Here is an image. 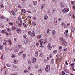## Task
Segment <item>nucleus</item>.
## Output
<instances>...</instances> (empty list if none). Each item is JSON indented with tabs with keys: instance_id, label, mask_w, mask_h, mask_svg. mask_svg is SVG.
<instances>
[{
	"instance_id": "f257e3e1",
	"label": "nucleus",
	"mask_w": 75,
	"mask_h": 75,
	"mask_svg": "<svg viewBox=\"0 0 75 75\" xmlns=\"http://www.w3.org/2000/svg\"><path fill=\"white\" fill-rule=\"evenodd\" d=\"M20 46H21V45H18V47H15V49H14V52H17V51H18V50L20 47Z\"/></svg>"
},
{
	"instance_id": "f03ea898",
	"label": "nucleus",
	"mask_w": 75,
	"mask_h": 75,
	"mask_svg": "<svg viewBox=\"0 0 75 75\" xmlns=\"http://www.w3.org/2000/svg\"><path fill=\"white\" fill-rule=\"evenodd\" d=\"M69 10V9L68 8H65L62 10L63 13H67Z\"/></svg>"
},
{
	"instance_id": "7ed1b4c3",
	"label": "nucleus",
	"mask_w": 75,
	"mask_h": 75,
	"mask_svg": "<svg viewBox=\"0 0 75 75\" xmlns=\"http://www.w3.org/2000/svg\"><path fill=\"white\" fill-rule=\"evenodd\" d=\"M50 70V65H47L46 67L45 71L46 72H48Z\"/></svg>"
},
{
	"instance_id": "20e7f679",
	"label": "nucleus",
	"mask_w": 75,
	"mask_h": 75,
	"mask_svg": "<svg viewBox=\"0 0 75 75\" xmlns=\"http://www.w3.org/2000/svg\"><path fill=\"white\" fill-rule=\"evenodd\" d=\"M37 61V59L36 58H33L31 60L33 64H34Z\"/></svg>"
},
{
	"instance_id": "39448f33",
	"label": "nucleus",
	"mask_w": 75,
	"mask_h": 75,
	"mask_svg": "<svg viewBox=\"0 0 75 75\" xmlns=\"http://www.w3.org/2000/svg\"><path fill=\"white\" fill-rule=\"evenodd\" d=\"M16 31L17 33L20 34L21 33V30H20V28H17L16 29Z\"/></svg>"
},
{
	"instance_id": "423d86ee",
	"label": "nucleus",
	"mask_w": 75,
	"mask_h": 75,
	"mask_svg": "<svg viewBox=\"0 0 75 75\" xmlns=\"http://www.w3.org/2000/svg\"><path fill=\"white\" fill-rule=\"evenodd\" d=\"M48 47L49 50H51V48H52V47H51V44L49 43L48 44Z\"/></svg>"
},
{
	"instance_id": "0eeeda50",
	"label": "nucleus",
	"mask_w": 75,
	"mask_h": 75,
	"mask_svg": "<svg viewBox=\"0 0 75 75\" xmlns=\"http://www.w3.org/2000/svg\"><path fill=\"white\" fill-rule=\"evenodd\" d=\"M44 20H46L48 18V15H45L44 16Z\"/></svg>"
},
{
	"instance_id": "6e6552de",
	"label": "nucleus",
	"mask_w": 75,
	"mask_h": 75,
	"mask_svg": "<svg viewBox=\"0 0 75 75\" xmlns=\"http://www.w3.org/2000/svg\"><path fill=\"white\" fill-rule=\"evenodd\" d=\"M61 44L62 45H63L66 46V44H67V42L65 40H64L63 41L62 43H61Z\"/></svg>"
},
{
	"instance_id": "1a4fd4ad",
	"label": "nucleus",
	"mask_w": 75,
	"mask_h": 75,
	"mask_svg": "<svg viewBox=\"0 0 75 75\" xmlns=\"http://www.w3.org/2000/svg\"><path fill=\"white\" fill-rule=\"evenodd\" d=\"M60 40L61 41V42L62 44L63 42V41H64V38L62 37H61L60 38Z\"/></svg>"
},
{
	"instance_id": "9d476101",
	"label": "nucleus",
	"mask_w": 75,
	"mask_h": 75,
	"mask_svg": "<svg viewBox=\"0 0 75 75\" xmlns=\"http://www.w3.org/2000/svg\"><path fill=\"white\" fill-rule=\"evenodd\" d=\"M61 4V7H64V6H65V4L63 2H61L60 3Z\"/></svg>"
},
{
	"instance_id": "9b49d317",
	"label": "nucleus",
	"mask_w": 75,
	"mask_h": 75,
	"mask_svg": "<svg viewBox=\"0 0 75 75\" xmlns=\"http://www.w3.org/2000/svg\"><path fill=\"white\" fill-rule=\"evenodd\" d=\"M33 4L34 5V6H36V5H37V2L36 1H34L33 2Z\"/></svg>"
},
{
	"instance_id": "f8f14e48",
	"label": "nucleus",
	"mask_w": 75,
	"mask_h": 75,
	"mask_svg": "<svg viewBox=\"0 0 75 75\" xmlns=\"http://www.w3.org/2000/svg\"><path fill=\"white\" fill-rule=\"evenodd\" d=\"M30 35L32 37H35V34L33 32H32Z\"/></svg>"
},
{
	"instance_id": "ddd939ff",
	"label": "nucleus",
	"mask_w": 75,
	"mask_h": 75,
	"mask_svg": "<svg viewBox=\"0 0 75 75\" xmlns=\"http://www.w3.org/2000/svg\"><path fill=\"white\" fill-rule=\"evenodd\" d=\"M13 63L15 64H17V63H18V61L16 59H15L13 62Z\"/></svg>"
},
{
	"instance_id": "4468645a",
	"label": "nucleus",
	"mask_w": 75,
	"mask_h": 75,
	"mask_svg": "<svg viewBox=\"0 0 75 75\" xmlns=\"http://www.w3.org/2000/svg\"><path fill=\"white\" fill-rule=\"evenodd\" d=\"M11 30H12L13 31H14L16 29V27H14L13 26H12L11 28Z\"/></svg>"
},
{
	"instance_id": "2eb2a0df",
	"label": "nucleus",
	"mask_w": 75,
	"mask_h": 75,
	"mask_svg": "<svg viewBox=\"0 0 75 75\" xmlns=\"http://www.w3.org/2000/svg\"><path fill=\"white\" fill-rule=\"evenodd\" d=\"M32 24L33 26H35V25H36V23H35V22H33Z\"/></svg>"
},
{
	"instance_id": "dca6fc26",
	"label": "nucleus",
	"mask_w": 75,
	"mask_h": 75,
	"mask_svg": "<svg viewBox=\"0 0 75 75\" xmlns=\"http://www.w3.org/2000/svg\"><path fill=\"white\" fill-rule=\"evenodd\" d=\"M21 11H22V12H23V13H26V12L25 11V10L24 9H22L21 10Z\"/></svg>"
},
{
	"instance_id": "f3484780",
	"label": "nucleus",
	"mask_w": 75,
	"mask_h": 75,
	"mask_svg": "<svg viewBox=\"0 0 75 75\" xmlns=\"http://www.w3.org/2000/svg\"><path fill=\"white\" fill-rule=\"evenodd\" d=\"M55 33H56V32H55V30H52V33L54 35L55 34Z\"/></svg>"
},
{
	"instance_id": "a211bd4d",
	"label": "nucleus",
	"mask_w": 75,
	"mask_h": 75,
	"mask_svg": "<svg viewBox=\"0 0 75 75\" xmlns=\"http://www.w3.org/2000/svg\"><path fill=\"white\" fill-rule=\"evenodd\" d=\"M64 71L65 72H67V73H68V72H69V70L67 69H66L64 70Z\"/></svg>"
},
{
	"instance_id": "6ab92c4d",
	"label": "nucleus",
	"mask_w": 75,
	"mask_h": 75,
	"mask_svg": "<svg viewBox=\"0 0 75 75\" xmlns=\"http://www.w3.org/2000/svg\"><path fill=\"white\" fill-rule=\"evenodd\" d=\"M44 7H45V4H43L41 6L42 9H43Z\"/></svg>"
},
{
	"instance_id": "aec40b11",
	"label": "nucleus",
	"mask_w": 75,
	"mask_h": 75,
	"mask_svg": "<svg viewBox=\"0 0 75 75\" xmlns=\"http://www.w3.org/2000/svg\"><path fill=\"white\" fill-rule=\"evenodd\" d=\"M22 24H23V23H18V25L20 27H22Z\"/></svg>"
},
{
	"instance_id": "412c9836",
	"label": "nucleus",
	"mask_w": 75,
	"mask_h": 75,
	"mask_svg": "<svg viewBox=\"0 0 75 75\" xmlns=\"http://www.w3.org/2000/svg\"><path fill=\"white\" fill-rule=\"evenodd\" d=\"M62 75H68V74H65L64 71H63Z\"/></svg>"
},
{
	"instance_id": "4be33fe9",
	"label": "nucleus",
	"mask_w": 75,
	"mask_h": 75,
	"mask_svg": "<svg viewBox=\"0 0 75 75\" xmlns=\"http://www.w3.org/2000/svg\"><path fill=\"white\" fill-rule=\"evenodd\" d=\"M4 28V26L2 25V24H0V28Z\"/></svg>"
},
{
	"instance_id": "5701e85b",
	"label": "nucleus",
	"mask_w": 75,
	"mask_h": 75,
	"mask_svg": "<svg viewBox=\"0 0 75 75\" xmlns=\"http://www.w3.org/2000/svg\"><path fill=\"white\" fill-rule=\"evenodd\" d=\"M41 35H38L37 37V38H41Z\"/></svg>"
},
{
	"instance_id": "b1692460",
	"label": "nucleus",
	"mask_w": 75,
	"mask_h": 75,
	"mask_svg": "<svg viewBox=\"0 0 75 75\" xmlns=\"http://www.w3.org/2000/svg\"><path fill=\"white\" fill-rule=\"evenodd\" d=\"M11 12L12 13V14L14 16H15L16 15V13H15V12L14 11H11Z\"/></svg>"
},
{
	"instance_id": "393cba45",
	"label": "nucleus",
	"mask_w": 75,
	"mask_h": 75,
	"mask_svg": "<svg viewBox=\"0 0 75 75\" xmlns=\"http://www.w3.org/2000/svg\"><path fill=\"white\" fill-rule=\"evenodd\" d=\"M47 42V39H45L44 40L43 44H45Z\"/></svg>"
},
{
	"instance_id": "a878e982",
	"label": "nucleus",
	"mask_w": 75,
	"mask_h": 75,
	"mask_svg": "<svg viewBox=\"0 0 75 75\" xmlns=\"http://www.w3.org/2000/svg\"><path fill=\"white\" fill-rule=\"evenodd\" d=\"M42 71L41 69H39L38 70V72L39 73H41V72H42Z\"/></svg>"
},
{
	"instance_id": "bb28decb",
	"label": "nucleus",
	"mask_w": 75,
	"mask_h": 75,
	"mask_svg": "<svg viewBox=\"0 0 75 75\" xmlns=\"http://www.w3.org/2000/svg\"><path fill=\"white\" fill-rule=\"evenodd\" d=\"M57 51L55 50L53 51V54H56V53H57Z\"/></svg>"
},
{
	"instance_id": "cd10ccee",
	"label": "nucleus",
	"mask_w": 75,
	"mask_h": 75,
	"mask_svg": "<svg viewBox=\"0 0 75 75\" xmlns=\"http://www.w3.org/2000/svg\"><path fill=\"white\" fill-rule=\"evenodd\" d=\"M0 48L1 50H3V45H0Z\"/></svg>"
},
{
	"instance_id": "c85d7f7f",
	"label": "nucleus",
	"mask_w": 75,
	"mask_h": 75,
	"mask_svg": "<svg viewBox=\"0 0 75 75\" xmlns=\"http://www.w3.org/2000/svg\"><path fill=\"white\" fill-rule=\"evenodd\" d=\"M38 52H35V55L36 56H38Z\"/></svg>"
},
{
	"instance_id": "c756f323",
	"label": "nucleus",
	"mask_w": 75,
	"mask_h": 75,
	"mask_svg": "<svg viewBox=\"0 0 75 75\" xmlns=\"http://www.w3.org/2000/svg\"><path fill=\"white\" fill-rule=\"evenodd\" d=\"M7 44V42H3V45H6Z\"/></svg>"
},
{
	"instance_id": "7c9ffc66",
	"label": "nucleus",
	"mask_w": 75,
	"mask_h": 75,
	"mask_svg": "<svg viewBox=\"0 0 75 75\" xmlns=\"http://www.w3.org/2000/svg\"><path fill=\"white\" fill-rule=\"evenodd\" d=\"M31 31H29L28 32V34H29V35H31Z\"/></svg>"
},
{
	"instance_id": "2f4dec72",
	"label": "nucleus",
	"mask_w": 75,
	"mask_h": 75,
	"mask_svg": "<svg viewBox=\"0 0 75 75\" xmlns=\"http://www.w3.org/2000/svg\"><path fill=\"white\" fill-rule=\"evenodd\" d=\"M17 68V66L13 65L12 68Z\"/></svg>"
},
{
	"instance_id": "473e14b6",
	"label": "nucleus",
	"mask_w": 75,
	"mask_h": 75,
	"mask_svg": "<svg viewBox=\"0 0 75 75\" xmlns=\"http://www.w3.org/2000/svg\"><path fill=\"white\" fill-rule=\"evenodd\" d=\"M28 70H29V71H30V69H31V68L30 67V66H28Z\"/></svg>"
},
{
	"instance_id": "72a5a7b5",
	"label": "nucleus",
	"mask_w": 75,
	"mask_h": 75,
	"mask_svg": "<svg viewBox=\"0 0 75 75\" xmlns=\"http://www.w3.org/2000/svg\"><path fill=\"white\" fill-rule=\"evenodd\" d=\"M23 25H24V27H25V28H26V27H27V25H26V24H24V23H23Z\"/></svg>"
},
{
	"instance_id": "f704fd0d",
	"label": "nucleus",
	"mask_w": 75,
	"mask_h": 75,
	"mask_svg": "<svg viewBox=\"0 0 75 75\" xmlns=\"http://www.w3.org/2000/svg\"><path fill=\"white\" fill-rule=\"evenodd\" d=\"M6 65L7 67H10L11 66V65L9 64H7Z\"/></svg>"
},
{
	"instance_id": "c9c22d12",
	"label": "nucleus",
	"mask_w": 75,
	"mask_h": 75,
	"mask_svg": "<svg viewBox=\"0 0 75 75\" xmlns=\"http://www.w3.org/2000/svg\"><path fill=\"white\" fill-rule=\"evenodd\" d=\"M5 34H6V36H8V33L7 32H5Z\"/></svg>"
},
{
	"instance_id": "e433bc0d",
	"label": "nucleus",
	"mask_w": 75,
	"mask_h": 75,
	"mask_svg": "<svg viewBox=\"0 0 75 75\" xmlns=\"http://www.w3.org/2000/svg\"><path fill=\"white\" fill-rule=\"evenodd\" d=\"M23 37H24V38H25V40H27V39H26V35H24Z\"/></svg>"
},
{
	"instance_id": "4c0bfd02",
	"label": "nucleus",
	"mask_w": 75,
	"mask_h": 75,
	"mask_svg": "<svg viewBox=\"0 0 75 75\" xmlns=\"http://www.w3.org/2000/svg\"><path fill=\"white\" fill-rule=\"evenodd\" d=\"M0 18H1L2 19H3V18H4V17H3L2 16L0 15Z\"/></svg>"
},
{
	"instance_id": "58836bf2",
	"label": "nucleus",
	"mask_w": 75,
	"mask_h": 75,
	"mask_svg": "<svg viewBox=\"0 0 75 75\" xmlns=\"http://www.w3.org/2000/svg\"><path fill=\"white\" fill-rule=\"evenodd\" d=\"M40 43L41 44V45H42V43H43V41H41V40L40 41Z\"/></svg>"
},
{
	"instance_id": "ea45409f",
	"label": "nucleus",
	"mask_w": 75,
	"mask_h": 75,
	"mask_svg": "<svg viewBox=\"0 0 75 75\" xmlns=\"http://www.w3.org/2000/svg\"><path fill=\"white\" fill-rule=\"evenodd\" d=\"M12 58H14V57H15V54H13L12 55Z\"/></svg>"
},
{
	"instance_id": "a19ab883",
	"label": "nucleus",
	"mask_w": 75,
	"mask_h": 75,
	"mask_svg": "<svg viewBox=\"0 0 75 75\" xmlns=\"http://www.w3.org/2000/svg\"><path fill=\"white\" fill-rule=\"evenodd\" d=\"M28 62L29 64H31V61H30V60H28Z\"/></svg>"
},
{
	"instance_id": "79ce46f5",
	"label": "nucleus",
	"mask_w": 75,
	"mask_h": 75,
	"mask_svg": "<svg viewBox=\"0 0 75 75\" xmlns=\"http://www.w3.org/2000/svg\"><path fill=\"white\" fill-rule=\"evenodd\" d=\"M5 20L6 21H8V22L10 21V20L8 19H6Z\"/></svg>"
},
{
	"instance_id": "37998d69",
	"label": "nucleus",
	"mask_w": 75,
	"mask_h": 75,
	"mask_svg": "<svg viewBox=\"0 0 75 75\" xmlns=\"http://www.w3.org/2000/svg\"><path fill=\"white\" fill-rule=\"evenodd\" d=\"M24 72L25 73H27V72H28V71H27V70H25L24 71Z\"/></svg>"
},
{
	"instance_id": "c03bdc74",
	"label": "nucleus",
	"mask_w": 75,
	"mask_h": 75,
	"mask_svg": "<svg viewBox=\"0 0 75 75\" xmlns=\"http://www.w3.org/2000/svg\"><path fill=\"white\" fill-rule=\"evenodd\" d=\"M51 62L52 64H53L54 62V59H52L51 60Z\"/></svg>"
},
{
	"instance_id": "a18cd8bd",
	"label": "nucleus",
	"mask_w": 75,
	"mask_h": 75,
	"mask_svg": "<svg viewBox=\"0 0 75 75\" xmlns=\"http://www.w3.org/2000/svg\"><path fill=\"white\" fill-rule=\"evenodd\" d=\"M55 11H56V9H54L53 10V13H55Z\"/></svg>"
},
{
	"instance_id": "49530a36",
	"label": "nucleus",
	"mask_w": 75,
	"mask_h": 75,
	"mask_svg": "<svg viewBox=\"0 0 75 75\" xmlns=\"http://www.w3.org/2000/svg\"><path fill=\"white\" fill-rule=\"evenodd\" d=\"M64 22L62 23V27H63V25H64Z\"/></svg>"
},
{
	"instance_id": "de8ad7c7",
	"label": "nucleus",
	"mask_w": 75,
	"mask_h": 75,
	"mask_svg": "<svg viewBox=\"0 0 75 75\" xmlns=\"http://www.w3.org/2000/svg\"><path fill=\"white\" fill-rule=\"evenodd\" d=\"M36 45L37 47H39V45L38 44V42H37L36 43Z\"/></svg>"
},
{
	"instance_id": "09e8293b",
	"label": "nucleus",
	"mask_w": 75,
	"mask_h": 75,
	"mask_svg": "<svg viewBox=\"0 0 75 75\" xmlns=\"http://www.w3.org/2000/svg\"><path fill=\"white\" fill-rule=\"evenodd\" d=\"M50 31V30H49V29H48L47 30V34H48V33H49V32Z\"/></svg>"
},
{
	"instance_id": "8fccbe9b",
	"label": "nucleus",
	"mask_w": 75,
	"mask_h": 75,
	"mask_svg": "<svg viewBox=\"0 0 75 75\" xmlns=\"http://www.w3.org/2000/svg\"><path fill=\"white\" fill-rule=\"evenodd\" d=\"M9 24L10 25H13V24L11 22H9Z\"/></svg>"
},
{
	"instance_id": "3c124183",
	"label": "nucleus",
	"mask_w": 75,
	"mask_h": 75,
	"mask_svg": "<svg viewBox=\"0 0 75 75\" xmlns=\"http://www.w3.org/2000/svg\"><path fill=\"white\" fill-rule=\"evenodd\" d=\"M0 7H2L3 8H4V6H3V5H0Z\"/></svg>"
},
{
	"instance_id": "603ef678",
	"label": "nucleus",
	"mask_w": 75,
	"mask_h": 75,
	"mask_svg": "<svg viewBox=\"0 0 75 75\" xmlns=\"http://www.w3.org/2000/svg\"><path fill=\"white\" fill-rule=\"evenodd\" d=\"M65 64L66 65H68V62H67V61L65 62Z\"/></svg>"
},
{
	"instance_id": "864d4df0",
	"label": "nucleus",
	"mask_w": 75,
	"mask_h": 75,
	"mask_svg": "<svg viewBox=\"0 0 75 75\" xmlns=\"http://www.w3.org/2000/svg\"><path fill=\"white\" fill-rule=\"evenodd\" d=\"M39 56L40 57H42V54H40Z\"/></svg>"
},
{
	"instance_id": "5fc2aeb1",
	"label": "nucleus",
	"mask_w": 75,
	"mask_h": 75,
	"mask_svg": "<svg viewBox=\"0 0 75 75\" xmlns=\"http://www.w3.org/2000/svg\"><path fill=\"white\" fill-rule=\"evenodd\" d=\"M67 26H68V27H69V26H70V23H68L67 24Z\"/></svg>"
},
{
	"instance_id": "6e6d98bb",
	"label": "nucleus",
	"mask_w": 75,
	"mask_h": 75,
	"mask_svg": "<svg viewBox=\"0 0 75 75\" xmlns=\"http://www.w3.org/2000/svg\"><path fill=\"white\" fill-rule=\"evenodd\" d=\"M11 75H17V74H13V73H11Z\"/></svg>"
},
{
	"instance_id": "4d7b16f0",
	"label": "nucleus",
	"mask_w": 75,
	"mask_h": 75,
	"mask_svg": "<svg viewBox=\"0 0 75 75\" xmlns=\"http://www.w3.org/2000/svg\"><path fill=\"white\" fill-rule=\"evenodd\" d=\"M10 30V29L8 28H7V31H9V30Z\"/></svg>"
},
{
	"instance_id": "13d9d810",
	"label": "nucleus",
	"mask_w": 75,
	"mask_h": 75,
	"mask_svg": "<svg viewBox=\"0 0 75 75\" xmlns=\"http://www.w3.org/2000/svg\"><path fill=\"white\" fill-rule=\"evenodd\" d=\"M74 63H72L71 64V67H72L73 66H74Z\"/></svg>"
},
{
	"instance_id": "bf43d9fd",
	"label": "nucleus",
	"mask_w": 75,
	"mask_h": 75,
	"mask_svg": "<svg viewBox=\"0 0 75 75\" xmlns=\"http://www.w3.org/2000/svg\"><path fill=\"white\" fill-rule=\"evenodd\" d=\"M64 51H67V49H64Z\"/></svg>"
},
{
	"instance_id": "052dcab7",
	"label": "nucleus",
	"mask_w": 75,
	"mask_h": 75,
	"mask_svg": "<svg viewBox=\"0 0 75 75\" xmlns=\"http://www.w3.org/2000/svg\"><path fill=\"white\" fill-rule=\"evenodd\" d=\"M72 68L73 70V71H75V69H74V67H72Z\"/></svg>"
},
{
	"instance_id": "680f3d73",
	"label": "nucleus",
	"mask_w": 75,
	"mask_h": 75,
	"mask_svg": "<svg viewBox=\"0 0 75 75\" xmlns=\"http://www.w3.org/2000/svg\"><path fill=\"white\" fill-rule=\"evenodd\" d=\"M18 7L19 8H21V6L20 5H18Z\"/></svg>"
},
{
	"instance_id": "e2e57ef3",
	"label": "nucleus",
	"mask_w": 75,
	"mask_h": 75,
	"mask_svg": "<svg viewBox=\"0 0 75 75\" xmlns=\"http://www.w3.org/2000/svg\"><path fill=\"white\" fill-rule=\"evenodd\" d=\"M8 42L11 45V42L10 40H9Z\"/></svg>"
},
{
	"instance_id": "0e129e2a",
	"label": "nucleus",
	"mask_w": 75,
	"mask_h": 75,
	"mask_svg": "<svg viewBox=\"0 0 75 75\" xmlns=\"http://www.w3.org/2000/svg\"><path fill=\"white\" fill-rule=\"evenodd\" d=\"M65 36L66 37H68L69 36V35H68V34L65 35Z\"/></svg>"
},
{
	"instance_id": "69168bd1",
	"label": "nucleus",
	"mask_w": 75,
	"mask_h": 75,
	"mask_svg": "<svg viewBox=\"0 0 75 75\" xmlns=\"http://www.w3.org/2000/svg\"><path fill=\"white\" fill-rule=\"evenodd\" d=\"M58 20H59V21H60L61 20V18H59L58 19Z\"/></svg>"
},
{
	"instance_id": "338daca9",
	"label": "nucleus",
	"mask_w": 75,
	"mask_h": 75,
	"mask_svg": "<svg viewBox=\"0 0 75 75\" xmlns=\"http://www.w3.org/2000/svg\"><path fill=\"white\" fill-rule=\"evenodd\" d=\"M1 32H2V33H4V30H2Z\"/></svg>"
},
{
	"instance_id": "774afa93",
	"label": "nucleus",
	"mask_w": 75,
	"mask_h": 75,
	"mask_svg": "<svg viewBox=\"0 0 75 75\" xmlns=\"http://www.w3.org/2000/svg\"><path fill=\"white\" fill-rule=\"evenodd\" d=\"M33 18V19H34V20H36V17H34Z\"/></svg>"
}]
</instances>
